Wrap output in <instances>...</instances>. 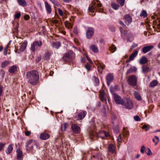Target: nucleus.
Here are the masks:
<instances>
[{"instance_id":"obj_58","label":"nucleus","mask_w":160,"mask_h":160,"mask_svg":"<svg viewBox=\"0 0 160 160\" xmlns=\"http://www.w3.org/2000/svg\"><path fill=\"white\" fill-rule=\"evenodd\" d=\"M147 149L148 150V153H147V154L149 156L151 155L152 154V153L150 149L149 148H147Z\"/></svg>"},{"instance_id":"obj_19","label":"nucleus","mask_w":160,"mask_h":160,"mask_svg":"<svg viewBox=\"0 0 160 160\" xmlns=\"http://www.w3.org/2000/svg\"><path fill=\"white\" fill-rule=\"evenodd\" d=\"M108 133L107 132L104 131H101L97 134L98 137H100L102 138L108 136Z\"/></svg>"},{"instance_id":"obj_41","label":"nucleus","mask_w":160,"mask_h":160,"mask_svg":"<svg viewBox=\"0 0 160 160\" xmlns=\"http://www.w3.org/2000/svg\"><path fill=\"white\" fill-rule=\"evenodd\" d=\"M140 16L141 17H143V18L146 17L147 16L146 12L144 10H142L140 14Z\"/></svg>"},{"instance_id":"obj_63","label":"nucleus","mask_w":160,"mask_h":160,"mask_svg":"<svg viewBox=\"0 0 160 160\" xmlns=\"http://www.w3.org/2000/svg\"><path fill=\"white\" fill-rule=\"evenodd\" d=\"M85 59L84 58H81V61L82 62H85Z\"/></svg>"},{"instance_id":"obj_61","label":"nucleus","mask_w":160,"mask_h":160,"mask_svg":"<svg viewBox=\"0 0 160 160\" xmlns=\"http://www.w3.org/2000/svg\"><path fill=\"white\" fill-rule=\"evenodd\" d=\"M31 134V132L30 131H27L25 133V134L27 136H29Z\"/></svg>"},{"instance_id":"obj_37","label":"nucleus","mask_w":160,"mask_h":160,"mask_svg":"<svg viewBox=\"0 0 160 160\" xmlns=\"http://www.w3.org/2000/svg\"><path fill=\"white\" fill-rule=\"evenodd\" d=\"M111 6L112 8L114 10H117L119 7V5L114 2L111 3Z\"/></svg>"},{"instance_id":"obj_32","label":"nucleus","mask_w":160,"mask_h":160,"mask_svg":"<svg viewBox=\"0 0 160 160\" xmlns=\"http://www.w3.org/2000/svg\"><path fill=\"white\" fill-rule=\"evenodd\" d=\"M17 159L18 160H20L22 156V152L20 150L18 149L17 150Z\"/></svg>"},{"instance_id":"obj_24","label":"nucleus","mask_w":160,"mask_h":160,"mask_svg":"<svg viewBox=\"0 0 160 160\" xmlns=\"http://www.w3.org/2000/svg\"><path fill=\"white\" fill-rule=\"evenodd\" d=\"M119 22L120 25L122 26V27L120 28V30L121 33H122L124 31V29L126 28V26L124 23L121 21H119Z\"/></svg>"},{"instance_id":"obj_47","label":"nucleus","mask_w":160,"mask_h":160,"mask_svg":"<svg viewBox=\"0 0 160 160\" xmlns=\"http://www.w3.org/2000/svg\"><path fill=\"white\" fill-rule=\"evenodd\" d=\"M142 128L144 129L146 131H148L150 127L149 125H144L142 127Z\"/></svg>"},{"instance_id":"obj_18","label":"nucleus","mask_w":160,"mask_h":160,"mask_svg":"<svg viewBox=\"0 0 160 160\" xmlns=\"http://www.w3.org/2000/svg\"><path fill=\"white\" fill-rule=\"evenodd\" d=\"M153 48L152 45H149L144 47L142 49V52L144 53H145L149 52Z\"/></svg>"},{"instance_id":"obj_2","label":"nucleus","mask_w":160,"mask_h":160,"mask_svg":"<svg viewBox=\"0 0 160 160\" xmlns=\"http://www.w3.org/2000/svg\"><path fill=\"white\" fill-rule=\"evenodd\" d=\"M102 6L100 2L98 1H97L96 2H94L92 4V5L89 6L88 10L93 12H94L95 10L102 12V10L101 8Z\"/></svg>"},{"instance_id":"obj_22","label":"nucleus","mask_w":160,"mask_h":160,"mask_svg":"<svg viewBox=\"0 0 160 160\" xmlns=\"http://www.w3.org/2000/svg\"><path fill=\"white\" fill-rule=\"evenodd\" d=\"M45 8L48 13L49 14L51 13L52 11V9L50 5L47 2H45Z\"/></svg>"},{"instance_id":"obj_62","label":"nucleus","mask_w":160,"mask_h":160,"mask_svg":"<svg viewBox=\"0 0 160 160\" xmlns=\"http://www.w3.org/2000/svg\"><path fill=\"white\" fill-rule=\"evenodd\" d=\"M73 32L76 34H77L78 33V32L77 29L74 28L73 30Z\"/></svg>"},{"instance_id":"obj_51","label":"nucleus","mask_w":160,"mask_h":160,"mask_svg":"<svg viewBox=\"0 0 160 160\" xmlns=\"http://www.w3.org/2000/svg\"><path fill=\"white\" fill-rule=\"evenodd\" d=\"M134 120L136 121H140L141 120V119L139 116L137 115L134 117Z\"/></svg>"},{"instance_id":"obj_57","label":"nucleus","mask_w":160,"mask_h":160,"mask_svg":"<svg viewBox=\"0 0 160 160\" xmlns=\"http://www.w3.org/2000/svg\"><path fill=\"white\" fill-rule=\"evenodd\" d=\"M58 12L59 14L61 16H62L63 15V13L62 11L60 9H58Z\"/></svg>"},{"instance_id":"obj_26","label":"nucleus","mask_w":160,"mask_h":160,"mask_svg":"<svg viewBox=\"0 0 160 160\" xmlns=\"http://www.w3.org/2000/svg\"><path fill=\"white\" fill-rule=\"evenodd\" d=\"M138 52V51H135L132 53L129 57V61L133 60L137 55Z\"/></svg>"},{"instance_id":"obj_39","label":"nucleus","mask_w":160,"mask_h":160,"mask_svg":"<svg viewBox=\"0 0 160 160\" xmlns=\"http://www.w3.org/2000/svg\"><path fill=\"white\" fill-rule=\"evenodd\" d=\"M117 49V48L114 45H113L109 47V50L112 52L113 53L115 52Z\"/></svg>"},{"instance_id":"obj_27","label":"nucleus","mask_w":160,"mask_h":160,"mask_svg":"<svg viewBox=\"0 0 160 160\" xmlns=\"http://www.w3.org/2000/svg\"><path fill=\"white\" fill-rule=\"evenodd\" d=\"M137 71V68L135 67H132L128 69L127 72V74H128L132 72H135Z\"/></svg>"},{"instance_id":"obj_50","label":"nucleus","mask_w":160,"mask_h":160,"mask_svg":"<svg viewBox=\"0 0 160 160\" xmlns=\"http://www.w3.org/2000/svg\"><path fill=\"white\" fill-rule=\"evenodd\" d=\"M124 130L123 131V134H124V135H123V136L124 137V135H125L126 136H127L128 135H129V132L127 130H126L125 129V128H124Z\"/></svg>"},{"instance_id":"obj_10","label":"nucleus","mask_w":160,"mask_h":160,"mask_svg":"<svg viewBox=\"0 0 160 160\" xmlns=\"http://www.w3.org/2000/svg\"><path fill=\"white\" fill-rule=\"evenodd\" d=\"M95 64L97 65L98 67V72L102 73V70L104 69L105 68L104 65L102 63L98 61H96L95 62Z\"/></svg>"},{"instance_id":"obj_6","label":"nucleus","mask_w":160,"mask_h":160,"mask_svg":"<svg viewBox=\"0 0 160 160\" xmlns=\"http://www.w3.org/2000/svg\"><path fill=\"white\" fill-rule=\"evenodd\" d=\"M35 143V142L32 140H30L27 141L26 143V150L29 151L32 150L33 149V145Z\"/></svg>"},{"instance_id":"obj_11","label":"nucleus","mask_w":160,"mask_h":160,"mask_svg":"<svg viewBox=\"0 0 160 160\" xmlns=\"http://www.w3.org/2000/svg\"><path fill=\"white\" fill-rule=\"evenodd\" d=\"M106 95L105 94V91L101 89L99 91V97L101 100L104 102L105 103L106 102Z\"/></svg>"},{"instance_id":"obj_20","label":"nucleus","mask_w":160,"mask_h":160,"mask_svg":"<svg viewBox=\"0 0 160 160\" xmlns=\"http://www.w3.org/2000/svg\"><path fill=\"white\" fill-rule=\"evenodd\" d=\"M28 42L27 41H25L23 43H22L20 46V48L19 49V50L20 52L23 51L26 48L27 46Z\"/></svg>"},{"instance_id":"obj_17","label":"nucleus","mask_w":160,"mask_h":160,"mask_svg":"<svg viewBox=\"0 0 160 160\" xmlns=\"http://www.w3.org/2000/svg\"><path fill=\"white\" fill-rule=\"evenodd\" d=\"M71 128L72 131L75 133H78L80 132V127L75 124L72 125Z\"/></svg>"},{"instance_id":"obj_64","label":"nucleus","mask_w":160,"mask_h":160,"mask_svg":"<svg viewBox=\"0 0 160 160\" xmlns=\"http://www.w3.org/2000/svg\"><path fill=\"white\" fill-rule=\"evenodd\" d=\"M137 46H138L137 44L134 43L133 45H132V48H134L135 47H136Z\"/></svg>"},{"instance_id":"obj_1","label":"nucleus","mask_w":160,"mask_h":160,"mask_svg":"<svg viewBox=\"0 0 160 160\" xmlns=\"http://www.w3.org/2000/svg\"><path fill=\"white\" fill-rule=\"evenodd\" d=\"M26 78L28 83L32 85H35L38 83L39 78L38 72L33 70L26 72Z\"/></svg>"},{"instance_id":"obj_29","label":"nucleus","mask_w":160,"mask_h":160,"mask_svg":"<svg viewBox=\"0 0 160 160\" xmlns=\"http://www.w3.org/2000/svg\"><path fill=\"white\" fill-rule=\"evenodd\" d=\"M19 4L23 7L27 5V3L25 0H17Z\"/></svg>"},{"instance_id":"obj_9","label":"nucleus","mask_w":160,"mask_h":160,"mask_svg":"<svg viewBox=\"0 0 160 160\" xmlns=\"http://www.w3.org/2000/svg\"><path fill=\"white\" fill-rule=\"evenodd\" d=\"M123 20L126 25H128L132 22V18L129 14H128L124 16L123 18Z\"/></svg>"},{"instance_id":"obj_25","label":"nucleus","mask_w":160,"mask_h":160,"mask_svg":"<svg viewBox=\"0 0 160 160\" xmlns=\"http://www.w3.org/2000/svg\"><path fill=\"white\" fill-rule=\"evenodd\" d=\"M119 22L120 25L122 26V27L120 28V30L121 33H122L124 31V29L126 28V26L124 23L121 21H119Z\"/></svg>"},{"instance_id":"obj_15","label":"nucleus","mask_w":160,"mask_h":160,"mask_svg":"<svg viewBox=\"0 0 160 160\" xmlns=\"http://www.w3.org/2000/svg\"><path fill=\"white\" fill-rule=\"evenodd\" d=\"M50 137V135L45 132L41 133L40 136V138L42 140H47Z\"/></svg>"},{"instance_id":"obj_59","label":"nucleus","mask_w":160,"mask_h":160,"mask_svg":"<svg viewBox=\"0 0 160 160\" xmlns=\"http://www.w3.org/2000/svg\"><path fill=\"white\" fill-rule=\"evenodd\" d=\"M85 67L88 70H89L90 69L91 67L89 65L87 64L85 65Z\"/></svg>"},{"instance_id":"obj_60","label":"nucleus","mask_w":160,"mask_h":160,"mask_svg":"<svg viewBox=\"0 0 160 160\" xmlns=\"http://www.w3.org/2000/svg\"><path fill=\"white\" fill-rule=\"evenodd\" d=\"M29 18L30 17L29 16L27 15H25L24 17V19L26 20H28Z\"/></svg>"},{"instance_id":"obj_35","label":"nucleus","mask_w":160,"mask_h":160,"mask_svg":"<svg viewBox=\"0 0 160 160\" xmlns=\"http://www.w3.org/2000/svg\"><path fill=\"white\" fill-rule=\"evenodd\" d=\"M93 80L95 83V85L98 86L99 83V79L95 76L92 77Z\"/></svg>"},{"instance_id":"obj_16","label":"nucleus","mask_w":160,"mask_h":160,"mask_svg":"<svg viewBox=\"0 0 160 160\" xmlns=\"http://www.w3.org/2000/svg\"><path fill=\"white\" fill-rule=\"evenodd\" d=\"M87 114L86 111H83L81 112L77 115V118L78 120H81L84 118Z\"/></svg>"},{"instance_id":"obj_28","label":"nucleus","mask_w":160,"mask_h":160,"mask_svg":"<svg viewBox=\"0 0 160 160\" xmlns=\"http://www.w3.org/2000/svg\"><path fill=\"white\" fill-rule=\"evenodd\" d=\"M13 149V145H9L6 150V152L7 154H10L12 152Z\"/></svg>"},{"instance_id":"obj_7","label":"nucleus","mask_w":160,"mask_h":160,"mask_svg":"<svg viewBox=\"0 0 160 160\" xmlns=\"http://www.w3.org/2000/svg\"><path fill=\"white\" fill-rule=\"evenodd\" d=\"M137 78L135 75H132L128 79V83L132 86H135L137 84Z\"/></svg>"},{"instance_id":"obj_31","label":"nucleus","mask_w":160,"mask_h":160,"mask_svg":"<svg viewBox=\"0 0 160 160\" xmlns=\"http://www.w3.org/2000/svg\"><path fill=\"white\" fill-rule=\"evenodd\" d=\"M147 58L145 56L142 57L140 59L139 63L142 64L147 63L148 62Z\"/></svg>"},{"instance_id":"obj_54","label":"nucleus","mask_w":160,"mask_h":160,"mask_svg":"<svg viewBox=\"0 0 160 160\" xmlns=\"http://www.w3.org/2000/svg\"><path fill=\"white\" fill-rule=\"evenodd\" d=\"M21 16V13H18L15 14L14 17L15 18H19Z\"/></svg>"},{"instance_id":"obj_33","label":"nucleus","mask_w":160,"mask_h":160,"mask_svg":"<svg viewBox=\"0 0 160 160\" xmlns=\"http://www.w3.org/2000/svg\"><path fill=\"white\" fill-rule=\"evenodd\" d=\"M134 95L135 98L138 101H140L142 99V98L139 94L138 92L135 91L134 92Z\"/></svg>"},{"instance_id":"obj_12","label":"nucleus","mask_w":160,"mask_h":160,"mask_svg":"<svg viewBox=\"0 0 160 160\" xmlns=\"http://www.w3.org/2000/svg\"><path fill=\"white\" fill-rule=\"evenodd\" d=\"M94 32V29L92 28H88L86 34V37L88 39L91 38L93 35Z\"/></svg>"},{"instance_id":"obj_8","label":"nucleus","mask_w":160,"mask_h":160,"mask_svg":"<svg viewBox=\"0 0 160 160\" xmlns=\"http://www.w3.org/2000/svg\"><path fill=\"white\" fill-rule=\"evenodd\" d=\"M113 97L115 102L116 104L122 105L123 103V100L120 96L117 93H114Z\"/></svg>"},{"instance_id":"obj_5","label":"nucleus","mask_w":160,"mask_h":160,"mask_svg":"<svg viewBox=\"0 0 160 160\" xmlns=\"http://www.w3.org/2000/svg\"><path fill=\"white\" fill-rule=\"evenodd\" d=\"M42 44L41 41H35L31 44L30 50L32 52H34L38 47L41 46Z\"/></svg>"},{"instance_id":"obj_13","label":"nucleus","mask_w":160,"mask_h":160,"mask_svg":"<svg viewBox=\"0 0 160 160\" xmlns=\"http://www.w3.org/2000/svg\"><path fill=\"white\" fill-rule=\"evenodd\" d=\"M114 79L113 75L111 73L108 74L106 76V81L108 86H109L111 82H112Z\"/></svg>"},{"instance_id":"obj_21","label":"nucleus","mask_w":160,"mask_h":160,"mask_svg":"<svg viewBox=\"0 0 160 160\" xmlns=\"http://www.w3.org/2000/svg\"><path fill=\"white\" fill-rule=\"evenodd\" d=\"M90 49L95 53H98L99 50L97 47L94 45H92L90 47Z\"/></svg>"},{"instance_id":"obj_53","label":"nucleus","mask_w":160,"mask_h":160,"mask_svg":"<svg viewBox=\"0 0 160 160\" xmlns=\"http://www.w3.org/2000/svg\"><path fill=\"white\" fill-rule=\"evenodd\" d=\"M5 145V143H0V151L2 150L3 148Z\"/></svg>"},{"instance_id":"obj_38","label":"nucleus","mask_w":160,"mask_h":160,"mask_svg":"<svg viewBox=\"0 0 160 160\" xmlns=\"http://www.w3.org/2000/svg\"><path fill=\"white\" fill-rule=\"evenodd\" d=\"M9 64V62L8 61H6L3 62L1 66L2 68H4L7 66Z\"/></svg>"},{"instance_id":"obj_56","label":"nucleus","mask_w":160,"mask_h":160,"mask_svg":"<svg viewBox=\"0 0 160 160\" xmlns=\"http://www.w3.org/2000/svg\"><path fill=\"white\" fill-rule=\"evenodd\" d=\"M110 30L112 32H114L115 31V28L113 26H111L109 27Z\"/></svg>"},{"instance_id":"obj_44","label":"nucleus","mask_w":160,"mask_h":160,"mask_svg":"<svg viewBox=\"0 0 160 160\" xmlns=\"http://www.w3.org/2000/svg\"><path fill=\"white\" fill-rule=\"evenodd\" d=\"M149 70V68L147 66H143L142 67V71L143 73L148 72Z\"/></svg>"},{"instance_id":"obj_52","label":"nucleus","mask_w":160,"mask_h":160,"mask_svg":"<svg viewBox=\"0 0 160 160\" xmlns=\"http://www.w3.org/2000/svg\"><path fill=\"white\" fill-rule=\"evenodd\" d=\"M146 148L144 146H143L141 147L140 149V152L142 153H144L145 152Z\"/></svg>"},{"instance_id":"obj_45","label":"nucleus","mask_w":160,"mask_h":160,"mask_svg":"<svg viewBox=\"0 0 160 160\" xmlns=\"http://www.w3.org/2000/svg\"><path fill=\"white\" fill-rule=\"evenodd\" d=\"M51 56L50 53L49 52H46L44 55V58L46 60L49 59Z\"/></svg>"},{"instance_id":"obj_46","label":"nucleus","mask_w":160,"mask_h":160,"mask_svg":"<svg viewBox=\"0 0 160 160\" xmlns=\"http://www.w3.org/2000/svg\"><path fill=\"white\" fill-rule=\"evenodd\" d=\"M113 131L116 133H118L120 130L118 126H116L113 128Z\"/></svg>"},{"instance_id":"obj_55","label":"nucleus","mask_w":160,"mask_h":160,"mask_svg":"<svg viewBox=\"0 0 160 160\" xmlns=\"http://www.w3.org/2000/svg\"><path fill=\"white\" fill-rule=\"evenodd\" d=\"M8 48V46H7V47L5 48L4 49V50L3 51V54L4 55H6L7 54Z\"/></svg>"},{"instance_id":"obj_40","label":"nucleus","mask_w":160,"mask_h":160,"mask_svg":"<svg viewBox=\"0 0 160 160\" xmlns=\"http://www.w3.org/2000/svg\"><path fill=\"white\" fill-rule=\"evenodd\" d=\"M122 137L121 136V134H120L118 137V138L117 139V141H118V143L119 145H120L121 144V143L122 142Z\"/></svg>"},{"instance_id":"obj_14","label":"nucleus","mask_w":160,"mask_h":160,"mask_svg":"<svg viewBox=\"0 0 160 160\" xmlns=\"http://www.w3.org/2000/svg\"><path fill=\"white\" fill-rule=\"evenodd\" d=\"M108 149V151L112 154L116 152V147L112 144H109Z\"/></svg>"},{"instance_id":"obj_36","label":"nucleus","mask_w":160,"mask_h":160,"mask_svg":"<svg viewBox=\"0 0 160 160\" xmlns=\"http://www.w3.org/2000/svg\"><path fill=\"white\" fill-rule=\"evenodd\" d=\"M158 84V82L156 80H153L150 83V87H153L156 86Z\"/></svg>"},{"instance_id":"obj_43","label":"nucleus","mask_w":160,"mask_h":160,"mask_svg":"<svg viewBox=\"0 0 160 160\" xmlns=\"http://www.w3.org/2000/svg\"><path fill=\"white\" fill-rule=\"evenodd\" d=\"M152 141L153 142H155V145H156L159 141V138L158 137L155 136L152 139Z\"/></svg>"},{"instance_id":"obj_48","label":"nucleus","mask_w":160,"mask_h":160,"mask_svg":"<svg viewBox=\"0 0 160 160\" xmlns=\"http://www.w3.org/2000/svg\"><path fill=\"white\" fill-rule=\"evenodd\" d=\"M51 2L55 5L58 6L59 5V3L57 0H52Z\"/></svg>"},{"instance_id":"obj_23","label":"nucleus","mask_w":160,"mask_h":160,"mask_svg":"<svg viewBox=\"0 0 160 160\" xmlns=\"http://www.w3.org/2000/svg\"><path fill=\"white\" fill-rule=\"evenodd\" d=\"M17 67L16 65H13L9 68L8 72L10 73H13L17 71Z\"/></svg>"},{"instance_id":"obj_34","label":"nucleus","mask_w":160,"mask_h":160,"mask_svg":"<svg viewBox=\"0 0 160 160\" xmlns=\"http://www.w3.org/2000/svg\"><path fill=\"white\" fill-rule=\"evenodd\" d=\"M68 123H65L61 125V129L62 131H65L68 126Z\"/></svg>"},{"instance_id":"obj_3","label":"nucleus","mask_w":160,"mask_h":160,"mask_svg":"<svg viewBox=\"0 0 160 160\" xmlns=\"http://www.w3.org/2000/svg\"><path fill=\"white\" fill-rule=\"evenodd\" d=\"M75 58V53L73 51H70L64 55L63 59L65 62H69L73 61Z\"/></svg>"},{"instance_id":"obj_4","label":"nucleus","mask_w":160,"mask_h":160,"mask_svg":"<svg viewBox=\"0 0 160 160\" xmlns=\"http://www.w3.org/2000/svg\"><path fill=\"white\" fill-rule=\"evenodd\" d=\"M123 107L126 109H131L133 108V104L132 101L129 98H127L123 101L122 104Z\"/></svg>"},{"instance_id":"obj_30","label":"nucleus","mask_w":160,"mask_h":160,"mask_svg":"<svg viewBox=\"0 0 160 160\" xmlns=\"http://www.w3.org/2000/svg\"><path fill=\"white\" fill-rule=\"evenodd\" d=\"M61 43L60 42H53L52 43V47L54 48L58 49L60 46Z\"/></svg>"},{"instance_id":"obj_42","label":"nucleus","mask_w":160,"mask_h":160,"mask_svg":"<svg viewBox=\"0 0 160 160\" xmlns=\"http://www.w3.org/2000/svg\"><path fill=\"white\" fill-rule=\"evenodd\" d=\"M65 26L68 29L71 28L72 26V24L68 22H65L64 23Z\"/></svg>"},{"instance_id":"obj_49","label":"nucleus","mask_w":160,"mask_h":160,"mask_svg":"<svg viewBox=\"0 0 160 160\" xmlns=\"http://www.w3.org/2000/svg\"><path fill=\"white\" fill-rule=\"evenodd\" d=\"M125 0H117L118 2L122 6L124 5Z\"/></svg>"}]
</instances>
